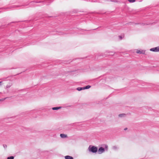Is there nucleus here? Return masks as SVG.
<instances>
[{"instance_id": "1", "label": "nucleus", "mask_w": 159, "mask_h": 159, "mask_svg": "<svg viewBox=\"0 0 159 159\" xmlns=\"http://www.w3.org/2000/svg\"><path fill=\"white\" fill-rule=\"evenodd\" d=\"M88 150L89 152L92 153H96L98 150V149L97 147L95 146L90 145L88 148Z\"/></svg>"}, {"instance_id": "2", "label": "nucleus", "mask_w": 159, "mask_h": 159, "mask_svg": "<svg viewBox=\"0 0 159 159\" xmlns=\"http://www.w3.org/2000/svg\"><path fill=\"white\" fill-rule=\"evenodd\" d=\"M105 151V149L102 147L99 148L98 150V153L99 154H102Z\"/></svg>"}, {"instance_id": "3", "label": "nucleus", "mask_w": 159, "mask_h": 159, "mask_svg": "<svg viewBox=\"0 0 159 159\" xmlns=\"http://www.w3.org/2000/svg\"><path fill=\"white\" fill-rule=\"evenodd\" d=\"M151 51L155 52H159V47L152 48L150 49Z\"/></svg>"}, {"instance_id": "4", "label": "nucleus", "mask_w": 159, "mask_h": 159, "mask_svg": "<svg viewBox=\"0 0 159 159\" xmlns=\"http://www.w3.org/2000/svg\"><path fill=\"white\" fill-rule=\"evenodd\" d=\"M126 115L125 114L123 113V114H119L118 115V116L120 117H124L126 116Z\"/></svg>"}, {"instance_id": "5", "label": "nucleus", "mask_w": 159, "mask_h": 159, "mask_svg": "<svg viewBox=\"0 0 159 159\" xmlns=\"http://www.w3.org/2000/svg\"><path fill=\"white\" fill-rule=\"evenodd\" d=\"M60 137L62 138H66L67 137V136L65 134H60Z\"/></svg>"}, {"instance_id": "6", "label": "nucleus", "mask_w": 159, "mask_h": 159, "mask_svg": "<svg viewBox=\"0 0 159 159\" xmlns=\"http://www.w3.org/2000/svg\"><path fill=\"white\" fill-rule=\"evenodd\" d=\"M65 159H73V158L69 156H66L65 157Z\"/></svg>"}, {"instance_id": "7", "label": "nucleus", "mask_w": 159, "mask_h": 159, "mask_svg": "<svg viewBox=\"0 0 159 159\" xmlns=\"http://www.w3.org/2000/svg\"><path fill=\"white\" fill-rule=\"evenodd\" d=\"M61 107H56L52 108L53 110H57L61 109Z\"/></svg>"}, {"instance_id": "8", "label": "nucleus", "mask_w": 159, "mask_h": 159, "mask_svg": "<svg viewBox=\"0 0 159 159\" xmlns=\"http://www.w3.org/2000/svg\"><path fill=\"white\" fill-rule=\"evenodd\" d=\"M108 52V54L107 55H110V56H112V55H113L115 53L113 52Z\"/></svg>"}, {"instance_id": "9", "label": "nucleus", "mask_w": 159, "mask_h": 159, "mask_svg": "<svg viewBox=\"0 0 159 159\" xmlns=\"http://www.w3.org/2000/svg\"><path fill=\"white\" fill-rule=\"evenodd\" d=\"M112 148L113 150H117L118 148L117 146H114L112 147Z\"/></svg>"}, {"instance_id": "10", "label": "nucleus", "mask_w": 159, "mask_h": 159, "mask_svg": "<svg viewBox=\"0 0 159 159\" xmlns=\"http://www.w3.org/2000/svg\"><path fill=\"white\" fill-rule=\"evenodd\" d=\"M104 147L105 148H104L105 149V150L106 151H107L108 149V147L107 145V144L104 145Z\"/></svg>"}, {"instance_id": "11", "label": "nucleus", "mask_w": 159, "mask_h": 159, "mask_svg": "<svg viewBox=\"0 0 159 159\" xmlns=\"http://www.w3.org/2000/svg\"><path fill=\"white\" fill-rule=\"evenodd\" d=\"M91 87V86L90 85H87L85 87H84V89H89Z\"/></svg>"}, {"instance_id": "12", "label": "nucleus", "mask_w": 159, "mask_h": 159, "mask_svg": "<svg viewBox=\"0 0 159 159\" xmlns=\"http://www.w3.org/2000/svg\"><path fill=\"white\" fill-rule=\"evenodd\" d=\"M77 89L78 90L80 91L82 90H84V87H79Z\"/></svg>"}, {"instance_id": "13", "label": "nucleus", "mask_w": 159, "mask_h": 159, "mask_svg": "<svg viewBox=\"0 0 159 159\" xmlns=\"http://www.w3.org/2000/svg\"><path fill=\"white\" fill-rule=\"evenodd\" d=\"M144 52H143V51H140V50H138L137 52V53L139 54H144Z\"/></svg>"}, {"instance_id": "14", "label": "nucleus", "mask_w": 159, "mask_h": 159, "mask_svg": "<svg viewBox=\"0 0 159 159\" xmlns=\"http://www.w3.org/2000/svg\"><path fill=\"white\" fill-rule=\"evenodd\" d=\"M14 157L13 156H11L10 157H7V159H14Z\"/></svg>"}, {"instance_id": "15", "label": "nucleus", "mask_w": 159, "mask_h": 159, "mask_svg": "<svg viewBox=\"0 0 159 159\" xmlns=\"http://www.w3.org/2000/svg\"><path fill=\"white\" fill-rule=\"evenodd\" d=\"M128 1L130 2H135V0H128Z\"/></svg>"}, {"instance_id": "16", "label": "nucleus", "mask_w": 159, "mask_h": 159, "mask_svg": "<svg viewBox=\"0 0 159 159\" xmlns=\"http://www.w3.org/2000/svg\"><path fill=\"white\" fill-rule=\"evenodd\" d=\"M3 147L5 149H6V148H7V145H6V144H3Z\"/></svg>"}, {"instance_id": "17", "label": "nucleus", "mask_w": 159, "mask_h": 159, "mask_svg": "<svg viewBox=\"0 0 159 159\" xmlns=\"http://www.w3.org/2000/svg\"><path fill=\"white\" fill-rule=\"evenodd\" d=\"M7 98H2L1 99H0V101H4L5 99H7Z\"/></svg>"}, {"instance_id": "18", "label": "nucleus", "mask_w": 159, "mask_h": 159, "mask_svg": "<svg viewBox=\"0 0 159 159\" xmlns=\"http://www.w3.org/2000/svg\"><path fill=\"white\" fill-rule=\"evenodd\" d=\"M11 85H7L6 86V88H9L10 87Z\"/></svg>"}, {"instance_id": "19", "label": "nucleus", "mask_w": 159, "mask_h": 159, "mask_svg": "<svg viewBox=\"0 0 159 159\" xmlns=\"http://www.w3.org/2000/svg\"><path fill=\"white\" fill-rule=\"evenodd\" d=\"M119 37L120 39H122V37L121 36H119Z\"/></svg>"}, {"instance_id": "20", "label": "nucleus", "mask_w": 159, "mask_h": 159, "mask_svg": "<svg viewBox=\"0 0 159 159\" xmlns=\"http://www.w3.org/2000/svg\"><path fill=\"white\" fill-rule=\"evenodd\" d=\"M127 129H127V128H125L124 129V130H127Z\"/></svg>"}, {"instance_id": "21", "label": "nucleus", "mask_w": 159, "mask_h": 159, "mask_svg": "<svg viewBox=\"0 0 159 159\" xmlns=\"http://www.w3.org/2000/svg\"><path fill=\"white\" fill-rule=\"evenodd\" d=\"M142 25H144V24L143 23H142Z\"/></svg>"}, {"instance_id": "22", "label": "nucleus", "mask_w": 159, "mask_h": 159, "mask_svg": "<svg viewBox=\"0 0 159 159\" xmlns=\"http://www.w3.org/2000/svg\"><path fill=\"white\" fill-rule=\"evenodd\" d=\"M2 82H0V85L1 84V83Z\"/></svg>"}]
</instances>
